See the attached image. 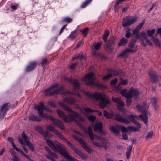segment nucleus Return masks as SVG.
<instances>
[{
	"label": "nucleus",
	"instance_id": "nucleus-1",
	"mask_svg": "<svg viewBox=\"0 0 161 161\" xmlns=\"http://www.w3.org/2000/svg\"><path fill=\"white\" fill-rule=\"evenodd\" d=\"M46 142L48 146L54 152H58L60 154L63 156L66 159L69 161H77V160L75 158L71 157L67 152V148L64 146L55 141L54 143L49 139H46Z\"/></svg>",
	"mask_w": 161,
	"mask_h": 161
},
{
	"label": "nucleus",
	"instance_id": "nucleus-2",
	"mask_svg": "<svg viewBox=\"0 0 161 161\" xmlns=\"http://www.w3.org/2000/svg\"><path fill=\"white\" fill-rule=\"evenodd\" d=\"M59 104L65 111L67 112L68 113L70 112L72 113L67 115L68 116L67 123L73 121H76L75 118H77L82 122H84L85 120L84 118L82 117L78 113L73 110L70 107L64 104L62 102H60Z\"/></svg>",
	"mask_w": 161,
	"mask_h": 161
},
{
	"label": "nucleus",
	"instance_id": "nucleus-3",
	"mask_svg": "<svg viewBox=\"0 0 161 161\" xmlns=\"http://www.w3.org/2000/svg\"><path fill=\"white\" fill-rule=\"evenodd\" d=\"M86 95L88 97H93L96 100H101L99 103V106L102 109L104 108L109 103V100H106L105 95L104 94H102L96 92L93 94L87 93Z\"/></svg>",
	"mask_w": 161,
	"mask_h": 161
},
{
	"label": "nucleus",
	"instance_id": "nucleus-4",
	"mask_svg": "<svg viewBox=\"0 0 161 161\" xmlns=\"http://www.w3.org/2000/svg\"><path fill=\"white\" fill-rule=\"evenodd\" d=\"M38 113L39 114V116L40 117L46 119H47L51 120L53 122V124L54 125L57 126L58 128L62 130H65V127L63 123L60 119H55L53 117L50 115H48L44 114L42 111H40Z\"/></svg>",
	"mask_w": 161,
	"mask_h": 161
},
{
	"label": "nucleus",
	"instance_id": "nucleus-5",
	"mask_svg": "<svg viewBox=\"0 0 161 161\" xmlns=\"http://www.w3.org/2000/svg\"><path fill=\"white\" fill-rule=\"evenodd\" d=\"M114 116L115 118L114 119L115 120L124 123L129 124L130 123V120L132 122H133L136 120L135 117L133 114L129 115L127 117L129 119L123 118L120 115L117 114H114Z\"/></svg>",
	"mask_w": 161,
	"mask_h": 161
},
{
	"label": "nucleus",
	"instance_id": "nucleus-6",
	"mask_svg": "<svg viewBox=\"0 0 161 161\" xmlns=\"http://www.w3.org/2000/svg\"><path fill=\"white\" fill-rule=\"evenodd\" d=\"M137 19L135 17L126 16L124 18L122 22V25L124 27L130 26L136 21Z\"/></svg>",
	"mask_w": 161,
	"mask_h": 161
},
{
	"label": "nucleus",
	"instance_id": "nucleus-7",
	"mask_svg": "<svg viewBox=\"0 0 161 161\" xmlns=\"http://www.w3.org/2000/svg\"><path fill=\"white\" fill-rule=\"evenodd\" d=\"M137 19L135 17L126 16L124 18L122 22V25L124 27L130 26L136 21Z\"/></svg>",
	"mask_w": 161,
	"mask_h": 161
},
{
	"label": "nucleus",
	"instance_id": "nucleus-8",
	"mask_svg": "<svg viewBox=\"0 0 161 161\" xmlns=\"http://www.w3.org/2000/svg\"><path fill=\"white\" fill-rule=\"evenodd\" d=\"M148 74L151 82L154 83H157L158 82L159 80V76L156 71L151 70L148 72Z\"/></svg>",
	"mask_w": 161,
	"mask_h": 161
},
{
	"label": "nucleus",
	"instance_id": "nucleus-9",
	"mask_svg": "<svg viewBox=\"0 0 161 161\" xmlns=\"http://www.w3.org/2000/svg\"><path fill=\"white\" fill-rule=\"evenodd\" d=\"M11 105L9 103H4L0 108V119H3L7 112L9 110Z\"/></svg>",
	"mask_w": 161,
	"mask_h": 161
},
{
	"label": "nucleus",
	"instance_id": "nucleus-10",
	"mask_svg": "<svg viewBox=\"0 0 161 161\" xmlns=\"http://www.w3.org/2000/svg\"><path fill=\"white\" fill-rule=\"evenodd\" d=\"M34 108L37 110L38 113H39L41 111L43 112L44 110L51 113L53 112L52 110L45 106L42 102L40 103L39 105H36L35 106Z\"/></svg>",
	"mask_w": 161,
	"mask_h": 161
},
{
	"label": "nucleus",
	"instance_id": "nucleus-11",
	"mask_svg": "<svg viewBox=\"0 0 161 161\" xmlns=\"http://www.w3.org/2000/svg\"><path fill=\"white\" fill-rule=\"evenodd\" d=\"M112 100L113 102L117 103V107L119 110L122 111L123 110V107L125 106V103L120 98L113 97Z\"/></svg>",
	"mask_w": 161,
	"mask_h": 161
},
{
	"label": "nucleus",
	"instance_id": "nucleus-12",
	"mask_svg": "<svg viewBox=\"0 0 161 161\" xmlns=\"http://www.w3.org/2000/svg\"><path fill=\"white\" fill-rule=\"evenodd\" d=\"M136 107L137 109L140 112L143 113L144 114H147L149 106L146 102L143 103V106L137 105Z\"/></svg>",
	"mask_w": 161,
	"mask_h": 161
},
{
	"label": "nucleus",
	"instance_id": "nucleus-13",
	"mask_svg": "<svg viewBox=\"0 0 161 161\" xmlns=\"http://www.w3.org/2000/svg\"><path fill=\"white\" fill-rule=\"evenodd\" d=\"M37 63L36 61L31 62L27 66L25 71L26 72H30L36 68Z\"/></svg>",
	"mask_w": 161,
	"mask_h": 161
},
{
	"label": "nucleus",
	"instance_id": "nucleus-14",
	"mask_svg": "<svg viewBox=\"0 0 161 161\" xmlns=\"http://www.w3.org/2000/svg\"><path fill=\"white\" fill-rule=\"evenodd\" d=\"M59 138L62 140L63 141H64L66 143H67L68 145L74 151L75 153L78 149L75 147L74 145L72 144L69 141H68L63 135L61 137H60Z\"/></svg>",
	"mask_w": 161,
	"mask_h": 161
},
{
	"label": "nucleus",
	"instance_id": "nucleus-15",
	"mask_svg": "<svg viewBox=\"0 0 161 161\" xmlns=\"http://www.w3.org/2000/svg\"><path fill=\"white\" fill-rule=\"evenodd\" d=\"M57 112L59 117L63 119L65 122L67 123L68 116L66 115L60 109H57Z\"/></svg>",
	"mask_w": 161,
	"mask_h": 161
},
{
	"label": "nucleus",
	"instance_id": "nucleus-16",
	"mask_svg": "<svg viewBox=\"0 0 161 161\" xmlns=\"http://www.w3.org/2000/svg\"><path fill=\"white\" fill-rule=\"evenodd\" d=\"M73 84V89L74 92H78L80 89V84L77 79H75L72 83Z\"/></svg>",
	"mask_w": 161,
	"mask_h": 161
},
{
	"label": "nucleus",
	"instance_id": "nucleus-17",
	"mask_svg": "<svg viewBox=\"0 0 161 161\" xmlns=\"http://www.w3.org/2000/svg\"><path fill=\"white\" fill-rule=\"evenodd\" d=\"M47 128L50 131L53 132L59 138L62 134L58 130L55 129L54 127L51 125H49L47 126Z\"/></svg>",
	"mask_w": 161,
	"mask_h": 161
},
{
	"label": "nucleus",
	"instance_id": "nucleus-18",
	"mask_svg": "<svg viewBox=\"0 0 161 161\" xmlns=\"http://www.w3.org/2000/svg\"><path fill=\"white\" fill-rule=\"evenodd\" d=\"M63 101L69 104L74 105L76 103V99L73 97H65L63 99Z\"/></svg>",
	"mask_w": 161,
	"mask_h": 161
},
{
	"label": "nucleus",
	"instance_id": "nucleus-19",
	"mask_svg": "<svg viewBox=\"0 0 161 161\" xmlns=\"http://www.w3.org/2000/svg\"><path fill=\"white\" fill-rule=\"evenodd\" d=\"M45 156L48 159L52 161H56L55 159H58V157L57 154L52 152L49 154L46 155Z\"/></svg>",
	"mask_w": 161,
	"mask_h": 161
},
{
	"label": "nucleus",
	"instance_id": "nucleus-20",
	"mask_svg": "<svg viewBox=\"0 0 161 161\" xmlns=\"http://www.w3.org/2000/svg\"><path fill=\"white\" fill-rule=\"evenodd\" d=\"M108 71L112 74V76H118L121 75L122 73V71L121 70L118 69L117 70L112 69H108Z\"/></svg>",
	"mask_w": 161,
	"mask_h": 161
},
{
	"label": "nucleus",
	"instance_id": "nucleus-21",
	"mask_svg": "<svg viewBox=\"0 0 161 161\" xmlns=\"http://www.w3.org/2000/svg\"><path fill=\"white\" fill-rule=\"evenodd\" d=\"M120 125H116L114 126H111L110 130L114 133L115 134H118L119 133Z\"/></svg>",
	"mask_w": 161,
	"mask_h": 161
},
{
	"label": "nucleus",
	"instance_id": "nucleus-22",
	"mask_svg": "<svg viewBox=\"0 0 161 161\" xmlns=\"http://www.w3.org/2000/svg\"><path fill=\"white\" fill-rule=\"evenodd\" d=\"M103 124L102 123H98L96 124L94 126V131L95 132L101 131L103 130Z\"/></svg>",
	"mask_w": 161,
	"mask_h": 161
},
{
	"label": "nucleus",
	"instance_id": "nucleus-23",
	"mask_svg": "<svg viewBox=\"0 0 161 161\" xmlns=\"http://www.w3.org/2000/svg\"><path fill=\"white\" fill-rule=\"evenodd\" d=\"M29 120L35 122H40L41 121V119L38 116L33 114H30L29 116Z\"/></svg>",
	"mask_w": 161,
	"mask_h": 161
},
{
	"label": "nucleus",
	"instance_id": "nucleus-24",
	"mask_svg": "<svg viewBox=\"0 0 161 161\" xmlns=\"http://www.w3.org/2000/svg\"><path fill=\"white\" fill-rule=\"evenodd\" d=\"M88 131H86V132L88 134L89 137L91 140L93 141L94 140V136L91 127L90 126L88 127Z\"/></svg>",
	"mask_w": 161,
	"mask_h": 161
},
{
	"label": "nucleus",
	"instance_id": "nucleus-25",
	"mask_svg": "<svg viewBox=\"0 0 161 161\" xmlns=\"http://www.w3.org/2000/svg\"><path fill=\"white\" fill-rule=\"evenodd\" d=\"M141 36L142 37L146 40V42L148 43L149 45L150 46H153L152 43L150 41V40L148 39L147 36L146 32L144 31L141 32Z\"/></svg>",
	"mask_w": 161,
	"mask_h": 161
},
{
	"label": "nucleus",
	"instance_id": "nucleus-26",
	"mask_svg": "<svg viewBox=\"0 0 161 161\" xmlns=\"http://www.w3.org/2000/svg\"><path fill=\"white\" fill-rule=\"evenodd\" d=\"M75 153L80 157L83 159H86L88 158V156L86 154L81 152L78 149H77Z\"/></svg>",
	"mask_w": 161,
	"mask_h": 161
},
{
	"label": "nucleus",
	"instance_id": "nucleus-27",
	"mask_svg": "<svg viewBox=\"0 0 161 161\" xmlns=\"http://www.w3.org/2000/svg\"><path fill=\"white\" fill-rule=\"evenodd\" d=\"M132 147L133 144H132L131 145H129L127 148V151L126 154V158L127 159H129L130 158Z\"/></svg>",
	"mask_w": 161,
	"mask_h": 161
},
{
	"label": "nucleus",
	"instance_id": "nucleus-28",
	"mask_svg": "<svg viewBox=\"0 0 161 161\" xmlns=\"http://www.w3.org/2000/svg\"><path fill=\"white\" fill-rule=\"evenodd\" d=\"M50 61L46 58H43L42 59V61L40 63V64L41 65L42 67H43V69H44L48 65Z\"/></svg>",
	"mask_w": 161,
	"mask_h": 161
},
{
	"label": "nucleus",
	"instance_id": "nucleus-29",
	"mask_svg": "<svg viewBox=\"0 0 161 161\" xmlns=\"http://www.w3.org/2000/svg\"><path fill=\"white\" fill-rule=\"evenodd\" d=\"M52 89L50 87L47 88L44 92L46 96L47 97H49L50 96H53V95L55 94V93H53L54 91L51 92V90Z\"/></svg>",
	"mask_w": 161,
	"mask_h": 161
},
{
	"label": "nucleus",
	"instance_id": "nucleus-30",
	"mask_svg": "<svg viewBox=\"0 0 161 161\" xmlns=\"http://www.w3.org/2000/svg\"><path fill=\"white\" fill-rule=\"evenodd\" d=\"M89 28L85 27L80 30V32L81 33L84 37L87 36L89 31Z\"/></svg>",
	"mask_w": 161,
	"mask_h": 161
},
{
	"label": "nucleus",
	"instance_id": "nucleus-31",
	"mask_svg": "<svg viewBox=\"0 0 161 161\" xmlns=\"http://www.w3.org/2000/svg\"><path fill=\"white\" fill-rule=\"evenodd\" d=\"M77 31L78 30L76 29L71 32V34L69 36L68 38L71 40H74L76 37V34L77 33Z\"/></svg>",
	"mask_w": 161,
	"mask_h": 161
},
{
	"label": "nucleus",
	"instance_id": "nucleus-32",
	"mask_svg": "<svg viewBox=\"0 0 161 161\" xmlns=\"http://www.w3.org/2000/svg\"><path fill=\"white\" fill-rule=\"evenodd\" d=\"M128 41V40L127 39L124 37H123L120 40L119 42L118 43V45L119 46L125 45L127 44Z\"/></svg>",
	"mask_w": 161,
	"mask_h": 161
},
{
	"label": "nucleus",
	"instance_id": "nucleus-33",
	"mask_svg": "<svg viewBox=\"0 0 161 161\" xmlns=\"http://www.w3.org/2000/svg\"><path fill=\"white\" fill-rule=\"evenodd\" d=\"M82 147L89 153H91L92 149L87 146L86 143L85 142L81 145Z\"/></svg>",
	"mask_w": 161,
	"mask_h": 161
},
{
	"label": "nucleus",
	"instance_id": "nucleus-34",
	"mask_svg": "<svg viewBox=\"0 0 161 161\" xmlns=\"http://www.w3.org/2000/svg\"><path fill=\"white\" fill-rule=\"evenodd\" d=\"M147 114H140L139 115V117L143 121L145 124L147 123L148 122V117L147 116Z\"/></svg>",
	"mask_w": 161,
	"mask_h": 161
},
{
	"label": "nucleus",
	"instance_id": "nucleus-35",
	"mask_svg": "<svg viewBox=\"0 0 161 161\" xmlns=\"http://www.w3.org/2000/svg\"><path fill=\"white\" fill-rule=\"evenodd\" d=\"M110 34L109 31L108 30H106L103 34V39L105 42H107L108 37Z\"/></svg>",
	"mask_w": 161,
	"mask_h": 161
},
{
	"label": "nucleus",
	"instance_id": "nucleus-36",
	"mask_svg": "<svg viewBox=\"0 0 161 161\" xmlns=\"http://www.w3.org/2000/svg\"><path fill=\"white\" fill-rule=\"evenodd\" d=\"M104 116L108 119H111L113 118L114 115L112 114L109 113L108 111L104 110L103 111Z\"/></svg>",
	"mask_w": 161,
	"mask_h": 161
},
{
	"label": "nucleus",
	"instance_id": "nucleus-37",
	"mask_svg": "<svg viewBox=\"0 0 161 161\" xmlns=\"http://www.w3.org/2000/svg\"><path fill=\"white\" fill-rule=\"evenodd\" d=\"M129 92L131 93L133 96H137L139 94V92L137 90L131 88L130 89Z\"/></svg>",
	"mask_w": 161,
	"mask_h": 161
},
{
	"label": "nucleus",
	"instance_id": "nucleus-38",
	"mask_svg": "<svg viewBox=\"0 0 161 161\" xmlns=\"http://www.w3.org/2000/svg\"><path fill=\"white\" fill-rule=\"evenodd\" d=\"M151 39L152 41L156 44V45L159 47L161 46V43H160L159 40L154 36L152 37Z\"/></svg>",
	"mask_w": 161,
	"mask_h": 161
},
{
	"label": "nucleus",
	"instance_id": "nucleus-39",
	"mask_svg": "<svg viewBox=\"0 0 161 161\" xmlns=\"http://www.w3.org/2000/svg\"><path fill=\"white\" fill-rule=\"evenodd\" d=\"M136 41L137 39L136 38L131 39L129 42V47L131 48H133Z\"/></svg>",
	"mask_w": 161,
	"mask_h": 161
},
{
	"label": "nucleus",
	"instance_id": "nucleus-40",
	"mask_svg": "<svg viewBox=\"0 0 161 161\" xmlns=\"http://www.w3.org/2000/svg\"><path fill=\"white\" fill-rule=\"evenodd\" d=\"M73 138L76 141H78L79 143L81 145L85 142L82 138H80L77 136L75 135H74L73 136Z\"/></svg>",
	"mask_w": 161,
	"mask_h": 161
},
{
	"label": "nucleus",
	"instance_id": "nucleus-41",
	"mask_svg": "<svg viewBox=\"0 0 161 161\" xmlns=\"http://www.w3.org/2000/svg\"><path fill=\"white\" fill-rule=\"evenodd\" d=\"M26 144L28 147L29 149L31 151L34 152L35 151V149L33 145L30 141H26Z\"/></svg>",
	"mask_w": 161,
	"mask_h": 161
},
{
	"label": "nucleus",
	"instance_id": "nucleus-42",
	"mask_svg": "<svg viewBox=\"0 0 161 161\" xmlns=\"http://www.w3.org/2000/svg\"><path fill=\"white\" fill-rule=\"evenodd\" d=\"M35 130L41 135L43 134V132L44 131L43 128L38 125H37L35 127Z\"/></svg>",
	"mask_w": 161,
	"mask_h": 161
},
{
	"label": "nucleus",
	"instance_id": "nucleus-43",
	"mask_svg": "<svg viewBox=\"0 0 161 161\" xmlns=\"http://www.w3.org/2000/svg\"><path fill=\"white\" fill-rule=\"evenodd\" d=\"M127 129L129 130L135 132L139 131L140 129L137 127L131 126H128Z\"/></svg>",
	"mask_w": 161,
	"mask_h": 161
},
{
	"label": "nucleus",
	"instance_id": "nucleus-44",
	"mask_svg": "<svg viewBox=\"0 0 161 161\" xmlns=\"http://www.w3.org/2000/svg\"><path fill=\"white\" fill-rule=\"evenodd\" d=\"M95 86L97 87L102 89H105L107 88V87L105 85L99 82L96 83L95 84Z\"/></svg>",
	"mask_w": 161,
	"mask_h": 161
},
{
	"label": "nucleus",
	"instance_id": "nucleus-45",
	"mask_svg": "<svg viewBox=\"0 0 161 161\" xmlns=\"http://www.w3.org/2000/svg\"><path fill=\"white\" fill-rule=\"evenodd\" d=\"M92 0H86L80 6L81 8H84L87 5L90 4Z\"/></svg>",
	"mask_w": 161,
	"mask_h": 161
},
{
	"label": "nucleus",
	"instance_id": "nucleus-46",
	"mask_svg": "<svg viewBox=\"0 0 161 161\" xmlns=\"http://www.w3.org/2000/svg\"><path fill=\"white\" fill-rule=\"evenodd\" d=\"M115 40L114 37L112 36L109 39L108 43L107 44L112 46L115 44Z\"/></svg>",
	"mask_w": 161,
	"mask_h": 161
},
{
	"label": "nucleus",
	"instance_id": "nucleus-47",
	"mask_svg": "<svg viewBox=\"0 0 161 161\" xmlns=\"http://www.w3.org/2000/svg\"><path fill=\"white\" fill-rule=\"evenodd\" d=\"M94 75V74L93 73L91 72L89 73L86 75V76L83 78V80H86L87 79H92Z\"/></svg>",
	"mask_w": 161,
	"mask_h": 161
},
{
	"label": "nucleus",
	"instance_id": "nucleus-48",
	"mask_svg": "<svg viewBox=\"0 0 161 161\" xmlns=\"http://www.w3.org/2000/svg\"><path fill=\"white\" fill-rule=\"evenodd\" d=\"M155 32V30L154 29H152L151 30H148L147 32V35L150 37H152V36L154 34Z\"/></svg>",
	"mask_w": 161,
	"mask_h": 161
},
{
	"label": "nucleus",
	"instance_id": "nucleus-49",
	"mask_svg": "<svg viewBox=\"0 0 161 161\" xmlns=\"http://www.w3.org/2000/svg\"><path fill=\"white\" fill-rule=\"evenodd\" d=\"M112 46L107 44L106 49L108 53H110L113 52L114 48L112 47Z\"/></svg>",
	"mask_w": 161,
	"mask_h": 161
},
{
	"label": "nucleus",
	"instance_id": "nucleus-50",
	"mask_svg": "<svg viewBox=\"0 0 161 161\" xmlns=\"http://www.w3.org/2000/svg\"><path fill=\"white\" fill-rule=\"evenodd\" d=\"M73 20L72 19L69 17H66L64 18L62 20V22H66L68 23H70Z\"/></svg>",
	"mask_w": 161,
	"mask_h": 161
},
{
	"label": "nucleus",
	"instance_id": "nucleus-51",
	"mask_svg": "<svg viewBox=\"0 0 161 161\" xmlns=\"http://www.w3.org/2000/svg\"><path fill=\"white\" fill-rule=\"evenodd\" d=\"M151 103L154 108L155 111L156 110L157 108V101L156 99L154 98H153L151 99Z\"/></svg>",
	"mask_w": 161,
	"mask_h": 161
},
{
	"label": "nucleus",
	"instance_id": "nucleus-52",
	"mask_svg": "<svg viewBox=\"0 0 161 161\" xmlns=\"http://www.w3.org/2000/svg\"><path fill=\"white\" fill-rule=\"evenodd\" d=\"M128 82L127 80H123L122 78L120 79V81L119 83V85H126Z\"/></svg>",
	"mask_w": 161,
	"mask_h": 161
},
{
	"label": "nucleus",
	"instance_id": "nucleus-53",
	"mask_svg": "<svg viewBox=\"0 0 161 161\" xmlns=\"http://www.w3.org/2000/svg\"><path fill=\"white\" fill-rule=\"evenodd\" d=\"M112 77V74H111L110 73L106 75L105 76H103L102 78V79L104 80H108L109 79Z\"/></svg>",
	"mask_w": 161,
	"mask_h": 161
},
{
	"label": "nucleus",
	"instance_id": "nucleus-54",
	"mask_svg": "<svg viewBox=\"0 0 161 161\" xmlns=\"http://www.w3.org/2000/svg\"><path fill=\"white\" fill-rule=\"evenodd\" d=\"M120 129H121L122 133H126L129 130H128L127 128H126L124 126L120 125Z\"/></svg>",
	"mask_w": 161,
	"mask_h": 161
},
{
	"label": "nucleus",
	"instance_id": "nucleus-55",
	"mask_svg": "<svg viewBox=\"0 0 161 161\" xmlns=\"http://www.w3.org/2000/svg\"><path fill=\"white\" fill-rule=\"evenodd\" d=\"M64 89V87L63 86H61L59 87L58 88L55 90L54 91L53 93H55V94H58V92H62L63 91Z\"/></svg>",
	"mask_w": 161,
	"mask_h": 161
},
{
	"label": "nucleus",
	"instance_id": "nucleus-56",
	"mask_svg": "<svg viewBox=\"0 0 161 161\" xmlns=\"http://www.w3.org/2000/svg\"><path fill=\"white\" fill-rule=\"evenodd\" d=\"M73 93L72 92H70L69 90L67 89H65L64 90H63L61 93V95H66L68 94H73Z\"/></svg>",
	"mask_w": 161,
	"mask_h": 161
},
{
	"label": "nucleus",
	"instance_id": "nucleus-57",
	"mask_svg": "<svg viewBox=\"0 0 161 161\" xmlns=\"http://www.w3.org/2000/svg\"><path fill=\"white\" fill-rule=\"evenodd\" d=\"M22 138L24 140L25 143H26V141H28L29 138L28 136L26 135L25 134V132H23L21 134Z\"/></svg>",
	"mask_w": 161,
	"mask_h": 161
},
{
	"label": "nucleus",
	"instance_id": "nucleus-58",
	"mask_svg": "<svg viewBox=\"0 0 161 161\" xmlns=\"http://www.w3.org/2000/svg\"><path fill=\"white\" fill-rule=\"evenodd\" d=\"M43 135L44 137L50 138L52 136L51 135L48 131H44L43 132V134H42Z\"/></svg>",
	"mask_w": 161,
	"mask_h": 161
},
{
	"label": "nucleus",
	"instance_id": "nucleus-59",
	"mask_svg": "<svg viewBox=\"0 0 161 161\" xmlns=\"http://www.w3.org/2000/svg\"><path fill=\"white\" fill-rule=\"evenodd\" d=\"M145 22V19L143 20L141 23H139V25L136 27V28L140 31L143 27Z\"/></svg>",
	"mask_w": 161,
	"mask_h": 161
},
{
	"label": "nucleus",
	"instance_id": "nucleus-60",
	"mask_svg": "<svg viewBox=\"0 0 161 161\" xmlns=\"http://www.w3.org/2000/svg\"><path fill=\"white\" fill-rule=\"evenodd\" d=\"M78 55L79 56V59H80V60H82L83 59H86V55H84L83 53L82 52H80Z\"/></svg>",
	"mask_w": 161,
	"mask_h": 161
},
{
	"label": "nucleus",
	"instance_id": "nucleus-61",
	"mask_svg": "<svg viewBox=\"0 0 161 161\" xmlns=\"http://www.w3.org/2000/svg\"><path fill=\"white\" fill-rule=\"evenodd\" d=\"M78 64V63L77 62H76L74 64H73L70 66L68 68L70 69V70L75 69L76 68V66Z\"/></svg>",
	"mask_w": 161,
	"mask_h": 161
},
{
	"label": "nucleus",
	"instance_id": "nucleus-62",
	"mask_svg": "<svg viewBox=\"0 0 161 161\" xmlns=\"http://www.w3.org/2000/svg\"><path fill=\"white\" fill-rule=\"evenodd\" d=\"M102 43V42H97L94 46V48L96 50H98L101 47V46Z\"/></svg>",
	"mask_w": 161,
	"mask_h": 161
},
{
	"label": "nucleus",
	"instance_id": "nucleus-63",
	"mask_svg": "<svg viewBox=\"0 0 161 161\" xmlns=\"http://www.w3.org/2000/svg\"><path fill=\"white\" fill-rule=\"evenodd\" d=\"M130 29H129V30L126 31V33L125 35V36L127 38H130L132 36L131 33L130 32Z\"/></svg>",
	"mask_w": 161,
	"mask_h": 161
},
{
	"label": "nucleus",
	"instance_id": "nucleus-64",
	"mask_svg": "<svg viewBox=\"0 0 161 161\" xmlns=\"http://www.w3.org/2000/svg\"><path fill=\"white\" fill-rule=\"evenodd\" d=\"M19 6V4L17 3H15L14 4L13 3H12L10 7L13 10H16L18 8Z\"/></svg>",
	"mask_w": 161,
	"mask_h": 161
}]
</instances>
